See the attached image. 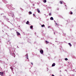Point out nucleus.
<instances>
[{"label": "nucleus", "mask_w": 76, "mask_h": 76, "mask_svg": "<svg viewBox=\"0 0 76 76\" xmlns=\"http://www.w3.org/2000/svg\"><path fill=\"white\" fill-rule=\"evenodd\" d=\"M3 74H4V73L3 72H0V75H1V76H3Z\"/></svg>", "instance_id": "nucleus-1"}, {"label": "nucleus", "mask_w": 76, "mask_h": 76, "mask_svg": "<svg viewBox=\"0 0 76 76\" xmlns=\"http://www.w3.org/2000/svg\"><path fill=\"white\" fill-rule=\"evenodd\" d=\"M16 34H17V35H18V36H19V35H20V33H19L18 31L16 32Z\"/></svg>", "instance_id": "nucleus-2"}, {"label": "nucleus", "mask_w": 76, "mask_h": 76, "mask_svg": "<svg viewBox=\"0 0 76 76\" xmlns=\"http://www.w3.org/2000/svg\"><path fill=\"white\" fill-rule=\"evenodd\" d=\"M40 52L41 54H43L44 53V51L42 50H41L40 51Z\"/></svg>", "instance_id": "nucleus-3"}, {"label": "nucleus", "mask_w": 76, "mask_h": 76, "mask_svg": "<svg viewBox=\"0 0 76 76\" xmlns=\"http://www.w3.org/2000/svg\"><path fill=\"white\" fill-rule=\"evenodd\" d=\"M56 65V64L54 63H53L52 65V67H54V66H55V65Z\"/></svg>", "instance_id": "nucleus-4"}, {"label": "nucleus", "mask_w": 76, "mask_h": 76, "mask_svg": "<svg viewBox=\"0 0 76 76\" xmlns=\"http://www.w3.org/2000/svg\"><path fill=\"white\" fill-rule=\"evenodd\" d=\"M37 10L38 13H40V11L39 10V9L38 8L37 9Z\"/></svg>", "instance_id": "nucleus-5"}, {"label": "nucleus", "mask_w": 76, "mask_h": 76, "mask_svg": "<svg viewBox=\"0 0 76 76\" xmlns=\"http://www.w3.org/2000/svg\"><path fill=\"white\" fill-rule=\"evenodd\" d=\"M50 20H54V19H53V18L52 17H51L50 18Z\"/></svg>", "instance_id": "nucleus-6"}, {"label": "nucleus", "mask_w": 76, "mask_h": 76, "mask_svg": "<svg viewBox=\"0 0 76 76\" xmlns=\"http://www.w3.org/2000/svg\"><path fill=\"white\" fill-rule=\"evenodd\" d=\"M44 26H45V25H44V24H43L41 25L42 27H44Z\"/></svg>", "instance_id": "nucleus-7"}, {"label": "nucleus", "mask_w": 76, "mask_h": 76, "mask_svg": "<svg viewBox=\"0 0 76 76\" xmlns=\"http://www.w3.org/2000/svg\"><path fill=\"white\" fill-rule=\"evenodd\" d=\"M44 3H46L47 2V1L46 0H44Z\"/></svg>", "instance_id": "nucleus-8"}, {"label": "nucleus", "mask_w": 76, "mask_h": 76, "mask_svg": "<svg viewBox=\"0 0 76 76\" xmlns=\"http://www.w3.org/2000/svg\"><path fill=\"white\" fill-rule=\"evenodd\" d=\"M69 45L70 46H72V45L70 43H69Z\"/></svg>", "instance_id": "nucleus-9"}, {"label": "nucleus", "mask_w": 76, "mask_h": 76, "mask_svg": "<svg viewBox=\"0 0 76 76\" xmlns=\"http://www.w3.org/2000/svg\"><path fill=\"white\" fill-rule=\"evenodd\" d=\"M28 23H29V21H27L26 23V24H28Z\"/></svg>", "instance_id": "nucleus-10"}, {"label": "nucleus", "mask_w": 76, "mask_h": 76, "mask_svg": "<svg viewBox=\"0 0 76 76\" xmlns=\"http://www.w3.org/2000/svg\"><path fill=\"white\" fill-rule=\"evenodd\" d=\"M33 28V27L32 26H30L31 29H32Z\"/></svg>", "instance_id": "nucleus-11"}, {"label": "nucleus", "mask_w": 76, "mask_h": 76, "mask_svg": "<svg viewBox=\"0 0 76 76\" xmlns=\"http://www.w3.org/2000/svg\"><path fill=\"white\" fill-rule=\"evenodd\" d=\"M65 60L67 61V60H68V59L67 58H65Z\"/></svg>", "instance_id": "nucleus-12"}, {"label": "nucleus", "mask_w": 76, "mask_h": 76, "mask_svg": "<svg viewBox=\"0 0 76 76\" xmlns=\"http://www.w3.org/2000/svg\"><path fill=\"white\" fill-rule=\"evenodd\" d=\"M29 15H31V14H32V12H29Z\"/></svg>", "instance_id": "nucleus-13"}, {"label": "nucleus", "mask_w": 76, "mask_h": 76, "mask_svg": "<svg viewBox=\"0 0 76 76\" xmlns=\"http://www.w3.org/2000/svg\"><path fill=\"white\" fill-rule=\"evenodd\" d=\"M46 42L47 44H48V42L47 41H46Z\"/></svg>", "instance_id": "nucleus-14"}, {"label": "nucleus", "mask_w": 76, "mask_h": 76, "mask_svg": "<svg viewBox=\"0 0 76 76\" xmlns=\"http://www.w3.org/2000/svg\"><path fill=\"white\" fill-rule=\"evenodd\" d=\"M60 3L61 4L62 3V1H60Z\"/></svg>", "instance_id": "nucleus-15"}, {"label": "nucleus", "mask_w": 76, "mask_h": 76, "mask_svg": "<svg viewBox=\"0 0 76 76\" xmlns=\"http://www.w3.org/2000/svg\"><path fill=\"white\" fill-rule=\"evenodd\" d=\"M49 16H51V13H50L49 14Z\"/></svg>", "instance_id": "nucleus-16"}, {"label": "nucleus", "mask_w": 76, "mask_h": 76, "mask_svg": "<svg viewBox=\"0 0 76 76\" xmlns=\"http://www.w3.org/2000/svg\"><path fill=\"white\" fill-rule=\"evenodd\" d=\"M70 13L71 15H72V14H73V12H70Z\"/></svg>", "instance_id": "nucleus-17"}, {"label": "nucleus", "mask_w": 76, "mask_h": 76, "mask_svg": "<svg viewBox=\"0 0 76 76\" xmlns=\"http://www.w3.org/2000/svg\"><path fill=\"white\" fill-rule=\"evenodd\" d=\"M10 68L11 69V70H13V68L11 67Z\"/></svg>", "instance_id": "nucleus-18"}, {"label": "nucleus", "mask_w": 76, "mask_h": 76, "mask_svg": "<svg viewBox=\"0 0 76 76\" xmlns=\"http://www.w3.org/2000/svg\"><path fill=\"white\" fill-rule=\"evenodd\" d=\"M31 65H33V63H31Z\"/></svg>", "instance_id": "nucleus-19"}, {"label": "nucleus", "mask_w": 76, "mask_h": 76, "mask_svg": "<svg viewBox=\"0 0 76 76\" xmlns=\"http://www.w3.org/2000/svg\"><path fill=\"white\" fill-rule=\"evenodd\" d=\"M33 15L34 16H35V15L34 14H33Z\"/></svg>", "instance_id": "nucleus-20"}, {"label": "nucleus", "mask_w": 76, "mask_h": 76, "mask_svg": "<svg viewBox=\"0 0 76 76\" xmlns=\"http://www.w3.org/2000/svg\"><path fill=\"white\" fill-rule=\"evenodd\" d=\"M52 76H54V75H52Z\"/></svg>", "instance_id": "nucleus-21"}, {"label": "nucleus", "mask_w": 76, "mask_h": 76, "mask_svg": "<svg viewBox=\"0 0 76 76\" xmlns=\"http://www.w3.org/2000/svg\"><path fill=\"white\" fill-rule=\"evenodd\" d=\"M54 34H55L56 33H55V32H54Z\"/></svg>", "instance_id": "nucleus-22"}, {"label": "nucleus", "mask_w": 76, "mask_h": 76, "mask_svg": "<svg viewBox=\"0 0 76 76\" xmlns=\"http://www.w3.org/2000/svg\"><path fill=\"white\" fill-rule=\"evenodd\" d=\"M56 25H57V23H56Z\"/></svg>", "instance_id": "nucleus-23"}, {"label": "nucleus", "mask_w": 76, "mask_h": 76, "mask_svg": "<svg viewBox=\"0 0 76 76\" xmlns=\"http://www.w3.org/2000/svg\"><path fill=\"white\" fill-rule=\"evenodd\" d=\"M27 59H28V58H27Z\"/></svg>", "instance_id": "nucleus-24"}, {"label": "nucleus", "mask_w": 76, "mask_h": 76, "mask_svg": "<svg viewBox=\"0 0 76 76\" xmlns=\"http://www.w3.org/2000/svg\"><path fill=\"white\" fill-rule=\"evenodd\" d=\"M48 28H50V26H49V27H48Z\"/></svg>", "instance_id": "nucleus-25"}]
</instances>
